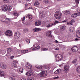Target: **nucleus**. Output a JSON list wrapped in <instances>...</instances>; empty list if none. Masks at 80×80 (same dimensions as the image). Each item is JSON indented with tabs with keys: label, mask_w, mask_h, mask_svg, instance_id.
Here are the masks:
<instances>
[{
	"label": "nucleus",
	"mask_w": 80,
	"mask_h": 80,
	"mask_svg": "<svg viewBox=\"0 0 80 80\" xmlns=\"http://www.w3.org/2000/svg\"><path fill=\"white\" fill-rule=\"evenodd\" d=\"M32 7H30L28 8V9H32Z\"/></svg>",
	"instance_id": "obj_56"
},
{
	"label": "nucleus",
	"mask_w": 80,
	"mask_h": 80,
	"mask_svg": "<svg viewBox=\"0 0 80 80\" xmlns=\"http://www.w3.org/2000/svg\"><path fill=\"white\" fill-rule=\"evenodd\" d=\"M55 43H58V41L57 40H56L55 41Z\"/></svg>",
	"instance_id": "obj_55"
},
{
	"label": "nucleus",
	"mask_w": 80,
	"mask_h": 80,
	"mask_svg": "<svg viewBox=\"0 0 80 80\" xmlns=\"http://www.w3.org/2000/svg\"><path fill=\"white\" fill-rule=\"evenodd\" d=\"M28 72L29 73L30 75H33V71L32 69H30L29 71Z\"/></svg>",
	"instance_id": "obj_28"
},
{
	"label": "nucleus",
	"mask_w": 80,
	"mask_h": 80,
	"mask_svg": "<svg viewBox=\"0 0 80 80\" xmlns=\"http://www.w3.org/2000/svg\"><path fill=\"white\" fill-rule=\"evenodd\" d=\"M78 15L79 16L80 15V14L78 13H74L71 15V17H72V18H76Z\"/></svg>",
	"instance_id": "obj_14"
},
{
	"label": "nucleus",
	"mask_w": 80,
	"mask_h": 80,
	"mask_svg": "<svg viewBox=\"0 0 80 80\" xmlns=\"http://www.w3.org/2000/svg\"><path fill=\"white\" fill-rule=\"evenodd\" d=\"M71 13V12L69 10H67L64 12V13L65 15H68V14H70Z\"/></svg>",
	"instance_id": "obj_25"
},
{
	"label": "nucleus",
	"mask_w": 80,
	"mask_h": 80,
	"mask_svg": "<svg viewBox=\"0 0 80 80\" xmlns=\"http://www.w3.org/2000/svg\"><path fill=\"white\" fill-rule=\"evenodd\" d=\"M48 50V48H42L41 49V51H47Z\"/></svg>",
	"instance_id": "obj_32"
},
{
	"label": "nucleus",
	"mask_w": 80,
	"mask_h": 80,
	"mask_svg": "<svg viewBox=\"0 0 80 80\" xmlns=\"http://www.w3.org/2000/svg\"><path fill=\"white\" fill-rule=\"evenodd\" d=\"M28 18L30 19V20H32V18H33V17L32 16V15L28 14Z\"/></svg>",
	"instance_id": "obj_29"
},
{
	"label": "nucleus",
	"mask_w": 80,
	"mask_h": 80,
	"mask_svg": "<svg viewBox=\"0 0 80 80\" xmlns=\"http://www.w3.org/2000/svg\"><path fill=\"white\" fill-rule=\"evenodd\" d=\"M36 48V49L39 50V49H40V46H38Z\"/></svg>",
	"instance_id": "obj_40"
},
{
	"label": "nucleus",
	"mask_w": 80,
	"mask_h": 80,
	"mask_svg": "<svg viewBox=\"0 0 80 80\" xmlns=\"http://www.w3.org/2000/svg\"><path fill=\"white\" fill-rule=\"evenodd\" d=\"M18 72L19 73H22V72H23V69L22 68H20L18 69Z\"/></svg>",
	"instance_id": "obj_18"
},
{
	"label": "nucleus",
	"mask_w": 80,
	"mask_h": 80,
	"mask_svg": "<svg viewBox=\"0 0 80 80\" xmlns=\"http://www.w3.org/2000/svg\"><path fill=\"white\" fill-rule=\"evenodd\" d=\"M76 35L78 38H80V30L77 31Z\"/></svg>",
	"instance_id": "obj_15"
},
{
	"label": "nucleus",
	"mask_w": 80,
	"mask_h": 80,
	"mask_svg": "<svg viewBox=\"0 0 80 80\" xmlns=\"http://www.w3.org/2000/svg\"><path fill=\"white\" fill-rule=\"evenodd\" d=\"M13 15H14L15 17L13 18L14 19H17L18 16V13L17 12H14L13 13Z\"/></svg>",
	"instance_id": "obj_12"
},
{
	"label": "nucleus",
	"mask_w": 80,
	"mask_h": 80,
	"mask_svg": "<svg viewBox=\"0 0 80 80\" xmlns=\"http://www.w3.org/2000/svg\"><path fill=\"white\" fill-rule=\"evenodd\" d=\"M23 31L24 32H27L28 31V28L25 29L23 30Z\"/></svg>",
	"instance_id": "obj_36"
},
{
	"label": "nucleus",
	"mask_w": 80,
	"mask_h": 80,
	"mask_svg": "<svg viewBox=\"0 0 80 80\" xmlns=\"http://www.w3.org/2000/svg\"><path fill=\"white\" fill-rule=\"evenodd\" d=\"M28 50H24L25 53H28Z\"/></svg>",
	"instance_id": "obj_47"
},
{
	"label": "nucleus",
	"mask_w": 80,
	"mask_h": 80,
	"mask_svg": "<svg viewBox=\"0 0 80 80\" xmlns=\"http://www.w3.org/2000/svg\"><path fill=\"white\" fill-rule=\"evenodd\" d=\"M59 67H61V68L62 67H63V66H62V65H59Z\"/></svg>",
	"instance_id": "obj_58"
},
{
	"label": "nucleus",
	"mask_w": 80,
	"mask_h": 80,
	"mask_svg": "<svg viewBox=\"0 0 80 80\" xmlns=\"http://www.w3.org/2000/svg\"><path fill=\"white\" fill-rule=\"evenodd\" d=\"M77 59H75L72 62V63H76V62H77Z\"/></svg>",
	"instance_id": "obj_37"
},
{
	"label": "nucleus",
	"mask_w": 80,
	"mask_h": 80,
	"mask_svg": "<svg viewBox=\"0 0 80 80\" xmlns=\"http://www.w3.org/2000/svg\"><path fill=\"white\" fill-rule=\"evenodd\" d=\"M40 29L39 28H35L33 30V32H38V31H40Z\"/></svg>",
	"instance_id": "obj_24"
},
{
	"label": "nucleus",
	"mask_w": 80,
	"mask_h": 80,
	"mask_svg": "<svg viewBox=\"0 0 80 80\" xmlns=\"http://www.w3.org/2000/svg\"><path fill=\"white\" fill-rule=\"evenodd\" d=\"M2 18H7V17H6V15H3L2 16Z\"/></svg>",
	"instance_id": "obj_42"
},
{
	"label": "nucleus",
	"mask_w": 80,
	"mask_h": 80,
	"mask_svg": "<svg viewBox=\"0 0 80 80\" xmlns=\"http://www.w3.org/2000/svg\"><path fill=\"white\" fill-rule=\"evenodd\" d=\"M19 47H20V48L21 47V46L20 44H19Z\"/></svg>",
	"instance_id": "obj_64"
},
{
	"label": "nucleus",
	"mask_w": 80,
	"mask_h": 80,
	"mask_svg": "<svg viewBox=\"0 0 80 80\" xmlns=\"http://www.w3.org/2000/svg\"><path fill=\"white\" fill-rule=\"evenodd\" d=\"M12 50H13V49L12 48H7V53L6 55V56H8L9 57L11 55V53H12Z\"/></svg>",
	"instance_id": "obj_7"
},
{
	"label": "nucleus",
	"mask_w": 80,
	"mask_h": 80,
	"mask_svg": "<svg viewBox=\"0 0 80 80\" xmlns=\"http://www.w3.org/2000/svg\"><path fill=\"white\" fill-rule=\"evenodd\" d=\"M21 2H22V0H18V2L19 3H21Z\"/></svg>",
	"instance_id": "obj_53"
},
{
	"label": "nucleus",
	"mask_w": 80,
	"mask_h": 80,
	"mask_svg": "<svg viewBox=\"0 0 80 80\" xmlns=\"http://www.w3.org/2000/svg\"><path fill=\"white\" fill-rule=\"evenodd\" d=\"M55 50H59V48H56Z\"/></svg>",
	"instance_id": "obj_54"
},
{
	"label": "nucleus",
	"mask_w": 80,
	"mask_h": 80,
	"mask_svg": "<svg viewBox=\"0 0 80 80\" xmlns=\"http://www.w3.org/2000/svg\"><path fill=\"white\" fill-rule=\"evenodd\" d=\"M61 27L60 28V30H65V27H66L65 26L63 25L62 26V25H61Z\"/></svg>",
	"instance_id": "obj_26"
},
{
	"label": "nucleus",
	"mask_w": 80,
	"mask_h": 80,
	"mask_svg": "<svg viewBox=\"0 0 80 80\" xmlns=\"http://www.w3.org/2000/svg\"><path fill=\"white\" fill-rule=\"evenodd\" d=\"M27 1H28V2H30L31 1V0H26Z\"/></svg>",
	"instance_id": "obj_62"
},
{
	"label": "nucleus",
	"mask_w": 80,
	"mask_h": 80,
	"mask_svg": "<svg viewBox=\"0 0 80 80\" xmlns=\"http://www.w3.org/2000/svg\"><path fill=\"white\" fill-rule=\"evenodd\" d=\"M50 0H44V3L47 4V3H48V2H49V1Z\"/></svg>",
	"instance_id": "obj_33"
},
{
	"label": "nucleus",
	"mask_w": 80,
	"mask_h": 80,
	"mask_svg": "<svg viewBox=\"0 0 80 80\" xmlns=\"http://www.w3.org/2000/svg\"><path fill=\"white\" fill-rule=\"evenodd\" d=\"M0 67L2 68V69H6L7 68V66L5 65L3 63L0 62Z\"/></svg>",
	"instance_id": "obj_11"
},
{
	"label": "nucleus",
	"mask_w": 80,
	"mask_h": 80,
	"mask_svg": "<svg viewBox=\"0 0 80 80\" xmlns=\"http://www.w3.org/2000/svg\"><path fill=\"white\" fill-rule=\"evenodd\" d=\"M75 40H76V41H78V39L77 38H76Z\"/></svg>",
	"instance_id": "obj_57"
},
{
	"label": "nucleus",
	"mask_w": 80,
	"mask_h": 80,
	"mask_svg": "<svg viewBox=\"0 0 80 80\" xmlns=\"http://www.w3.org/2000/svg\"><path fill=\"white\" fill-rule=\"evenodd\" d=\"M20 80H26L25 79H21Z\"/></svg>",
	"instance_id": "obj_61"
},
{
	"label": "nucleus",
	"mask_w": 80,
	"mask_h": 80,
	"mask_svg": "<svg viewBox=\"0 0 80 80\" xmlns=\"http://www.w3.org/2000/svg\"><path fill=\"white\" fill-rule=\"evenodd\" d=\"M56 62H59V61H60L63 58V56L60 54H58L56 56Z\"/></svg>",
	"instance_id": "obj_3"
},
{
	"label": "nucleus",
	"mask_w": 80,
	"mask_h": 80,
	"mask_svg": "<svg viewBox=\"0 0 80 80\" xmlns=\"http://www.w3.org/2000/svg\"><path fill=\"white\" fill-rule=\"evenodd\" d=\"M5 72L3 71L0 70V77H3Z\"/></svg>",
	"instance_id": "obj_21"
},
{
	"label": "nucleus",
	"mask_w": 80,
	"mask_h": 80,
	"mask_svg": "<svg viewBox=\"0 0 80 80\" xmlns=\"http://www.w3.org/2000/svg\"><path fill=\"white\" fill-rule=\"evenodd\" d=\"M56 25V22H53L51 23V27H52V25Z\"/></svg>",
	"instance_id": "obj_43"
},
{
	"label": "nucleus",
	"mask_w": 80,
	"mask_h": 80,
	"mask_svg": "<svg viewBox=\"0 0 80 80\" xmlns=\"http://www.w3.org/2000/svg\"><path fill=\"white\" fill-rule=\"evenodd\" d=\"M78 13H79V14H80V10H79V11L78 12Z\"/></svg>",
	"instance_id": "obj_59"
},
{
	"label": "nucleus",
	"mask_w": 80,
	"mask_h": 80,
	"mask_svg": "<svg viewBox=\"0 0 80 80\" xmlns=\"http://www.w3.org/2000/svg\"><path fill=\"white\" fill-rule=\"evenodd\" d=\"M47 71H42L40 73V77H46L47 76Z\"/></svg>",
	"instance_id": "obj_8"
},
{
	"label": "nucleus",
	"mask_w": 80,
	"mask_h": 80,
	"mask_svg": "<svg viewBox=\"0 0 80 80\" xmlns=\"http://www.w3.org/2000/svg\"><path fill=\"white\" fill-rule=\"evenodd\" d=\"M73 30H75V28L73 27H71L69 28V31L70 32H73Z\"/></svg>",
	"instance_id": "obj_23"
},
{
	"label": "nucleus",
	"mask_w": 80,
	"mask_h": 80,
	"mask_svg": "<svg viewBox=\"0 0 80 80\" xmlns=\"http://www.w3.org/2000/svg\"><path fill=\"white\" fill-rule=\"evenodd\" d=\"M70 70V66L65 65L64 67L63 72H65V73H67Z\"/></svg>",
	"instance_id": "obj_4"
},
{
	"label": "nucleus",
	"mask_w": 80,
	"mask_h": 80,
	"mask_svg": "<svg viewBox=\"0 0 80 80\" xmlns=\"http://www.w3.org/2000/svg\"><path fill=\"white\" fill-rule=\"evenodd\" d=\"M55 23H56V24L57 23H59V22L58 21L56 20L55 21Z\"/></svg>",
	"instance_id": "obj_48"
},
{
	"label": "nucleus",
	"mask_w": 80,
	"mask_h": 80,
	"mask_svg": "<svg viewBox=\"0 0 80 80\" xmlns=\"http://www.w3.org/2000/svg\"><path fill=\"white\" fill-rule=\"evenodd\" d=\"M58 78V77H56L54 78V79H55L56 78Z\"/></svg>",
	"instance_id": "obj_60"
},
{
	"label": "nucleus",
	"mask_w": 80,
	"mask_h": 80,
	"mask_svg": "<svg viewBox=\"0 0 80 80\" xmlns=\"http://www.w3.org/2000/svg\"><path fill=\"white\" fill-rule=\"evenodd\" d=\"M1 9L3 12L8 11V12H10L12 10V7H9L7 5H4L1 7Z\"/></svg>",
	"instance_id": "obj_1"
},
{
	"label": "nucleus",
	"mask_w": 80,
	"mask_h": 80,
	"mask_svg": "<svg viewBox=\"0 0 80 80\" xmlns=\"http://www.w3.org/2000/svg\"><path fill=\"white\" fill-rule=\"evenodd\" d=\"M14 58V56H11L10 57V58L11 59H13Z\"/></svg>",
	"instance_id": "obj_51"
},
{
	"label": "nucleus",
	"mask_w": 80,
	"mask_h": 80,
	"mask_svg": "<svg viewBox=\"0 0 80 80\" xmlns=\"http://www.w3.org/2000/svg\"><path fill=\"white\" fill-rule=\"evenodd\" d=\"M35 24L36 26H39V25H41V22L38 21H37L35 22Z\"/></svg>",
	"instance_id": "obj_20"
},
{
	"label": "nucleus",
	"mask_w": 80,
	"mask_h": 80,
	"mask_svg": "<svg viewBox=\"0 0 80 80\" xmlns=\"http://www.w3.org/2000/svg\"><path fill=\"white\" fill-rule=\"evenodd\" d=\"M21 52L22 53H25V50H22L21 51Z\"/></svg>",
	"instance_id": "obj_45"
},
{
	"label": "nucleus",
	"mask_w": 80,
	"mask_h": 80,
	"mask_svg": "<svg viewBox=\"0 0 80 80\" xmlns=\"http://www.w3.org/2000/svg\"><path fill=\"white\" fill-rule=\"evenodd\" d=\"M26 75H28V76H29L30 75V74H29V72H28L26 74Z\"/></svg>",
	"instance_id": "obj_46"
},
{
	"label": "nucleus",
	"mask_w": 80,
	"mask_h": 80,
	"mask_svg": "<svg viewBox=\"0 0 80 80\" xmlns=\"http://www.w3.org/2000/svg\"><path fill=\"white\" fill-rule=\"evenodd\" d=\"M35 67H36L37 68H38V69H42V68H43V66H36Z\"/></svg>",
	"instance_id": "obj_30"
},
{
	"label": "nucleus",
	"mask_w": 80,
	"mask_h": 80,
	"mask_svg": "<svg viewBox=\"0 0 80 80\" xmlns=\"http://www.w3.org/2000/svg\"><path fill=\"white\" fill-rule=\"evenodd\" d=\"M18 64V61L15 60L13 62L12 64V66L13 68H16L17 66V64Z\"/></svg>",
	"instance_id": "obj_10"
},
{
	"label": "nucleus",
	"mask_w": 80,
	"mask_h": 80,
	"mask_svg": "<svg viewBox=\"0 0 80 80\" xmlns=\"http://www.w3.org/2000/svg\"><path fill=\"white\" fill-rule=\"evenodd\" d=\"M67 20H65L63 21L62 22V23H65V22H67Z\"/></svg>",
	"instance_id": "obj_49"
},
{
	"label": "nucleus",
	"mask_w": 80,
	"mask_h": 80,
	"mask_svg": "<svg viewBox=\"0 0 80 80\" xmlns=\"http://www.w3.org/2000/svg\"><path fill=\"white\" fill-rule=\"evenodd\" d=\"M46 27L47 28H50V27H52V26H51L50 24H49L47 25Z\"/></svg>",
	"instance_id": "obj_39"
},
{
	"label": "nucleus",
	"mask_w": 80,
	"mask_h": 80,
	"mask_svg": "<svg viewBox=\"0 0 80 80\" xmlns=\"http://www.w3.org/2000/svg\"><path fill=\"white\" fill-rule=\"evenodd\" d=\"M20 35L21 33L20 32H16L14 34V38H18L20 37Z\"/></svg>",
	"instance_id": "obj_6"
},
{
	"label": "nucleus",
	"mask_w": 80,
	"mask_h": 80,
	"mask_svg": "<svg viewBox=\"0 0 80 80\" xmlns=\"http://www.w3.org/2000/svg\"><path fill=\"white\" fill-rule=\"evenodd\" d=\"M12 76H13V77H17L18 76V74H17V73H15L13 75H12Z\"/></svg>",
	"instance_id": "obj_41"
},
{
	"label": "nucleus",
	"mask_w": 80,
	"mask_h": 80,
	"mask_svg": "<svg viewBox=\"0 0 80 80\" xmlns=\"http://www.w3.org/2000/svg\"><path fill=\"white\" fill-rule=\"evenodd\" d=\"M71 50H72V52H76L78 50V48L77 46L73 47L71 48Z\"/></svg>",
	"instance_id": "obj_9"
},
{
	"label": "nucleus",
	"mask_w": 80,
	"mask_h": 80,
	"mask_svg": "<svg viewBox=\"0 0 80 80\" xmlns=\"http://www.w3.org/2000/svg\"><path fill=\"white\" fill-rule=\"evenodd\" d=\"M32 50H37V49L36 47H35V48H33Z\"/></svg>",
	"instance_id": "obj_52"
},
{
	"label": "nucleus",
	"mask_w": 80,
	"mask_h": 80,
	"mask_svg": "<svg viewBox=\"0 0 80 80\" xmlns=\"http://www.w3.org/2000/svg\"><path fill=\"white\" fill-rule=\"evenodd\" d=\"M4 2L6 3H7L9 2V0H3Z\"/></svg>",
	"instance_id": "obj_35"
},
{
	"label": "nucleus",
	"mask_w": 80,
	"mask_h": 80,
	"mask_svg": "<svg viewBox=\"0 0 80 80\" xmlns=\"http://www.w3.org/2000/svg\"><path fill=\"white\" fill-rule=\"evenodd\" d=\"M52 32L51 31H48L46 33V36L47 37H49L50 38L52 37Z\"/></svg>",
	"instance_id": "obj_13"
},
{
	"label": "nucleus",
	"mask_w": 80,
	"mask_h": 80,
	"mask_svg": "<svg viewBox=\"0 0 80 80\" xmlns=\"http://www.w3.org/2000/svg\"><path fill=\"white\" fill-rule=\"evenodd\" d=\"M39 5L40 3H38V1H36L35 3H34V6L38 7H39Z\"/></svg>",
	"instance_id": "obj_22"
},
{
	"label": "nucleus",
	"mask_w": 80,
	"mask_h": 80,
	"mask_svg": "<svg viewBox=\"0 0 80 80\" xmlns=\"http://www.w3.org/2000/svg\"><path fill=\"white\" fill-rule=\"evenodd\" d=\"M62 13L58 11L56 12L54 14L55 18L56 19H57V20L60 19L61 17H62Z\"/></svg>",
	"instance_id": "obj_2"
},
{
	"label": "nucleus",
	"mask_w": 80,
	"mask_h": 80,
	"mask_svg": "<svg viewBox=\"0 0 80 80\" xmlns=\"http://www.w3.org/2000/svg\"><path fill=\"white\" fill-rule=\"evenodd\" d=\"M75 21L73 19H72L70 22H67V24L68 25H73V23Z\"/></svg>",
	"instance_id": "obj_17"
},
{
	"label": "nucleus",
	"mask_w": 80,
	"mask_h": 80,
	"mask_svg": "<svg viewBox=\"0 0 80 80\" xmlns=\"http://www.w3.org/2000/svg\"><path fill=\"white\" fill-rule=\"evenodd\" d=\"M22 21H24L25 20V17H23L22 18Z\"/></svg>",
	"instance_id": "obj_50"
},
{
	"label": "nucleus",
	"mask_w": 80,
	"mask_h": 80,
	"mask_svg": "<svg viewBox=\"0 0 80 80\" xmlns=\"http://www.w3.org/2000/svg\"><path fill=\"white\" fill-rule=\"evenodd\" d=\"M79 0H75L76 3L77 5H78L79 3Z\"/></svg>",
	"instance_id": "obj_38"
},
{
	"label": "nucleus",
	"mask_w": 80,
	"mask_h": 80,
	"mask_svg": "<svg viewBox=\"0 0 80 80\" xmlns=\"http://www.w3.org/2000/svg\"><path fill=\"white\" fill-rule=\"evenodd\" d=\"M77 71L78 73H80V66L77 67Z\"/></svg>",
	"instance_id": "obj_27"
},
{
	"label": "nucleus",
	"mask_w": 80,
	"mask_h": 80,
	"mask_svg": "<svg viewBox=\"0 0 80 80\" xmlns=\"http://www.w3.org/2000/svg\"><path fill=\"white\" fill-rule=\"evenodd\" d=\"M5 35L8 37H11L12 35V32L10 30H7L5 32Z\"/></svg>",
	"instance_id": "obj_5"
},
{
	"label": "nucleus",
	"mask_w": 80,
	"mask_h": 80,
	"mask_svg": "<svg viewBox=\"0 0 80 80\" xmlns=\"http://www.w3.org/2000/svg\"><path fill=\"white\" fill-rule=\"evenodd\" d=\"M26 68H28L29 69H30L32 68V66L31 64H29V63H27V64Z\"/></svg>",
	"instance_id": "obj_19"
},
{
	"label": "nucleus",
	"mask_w": 80,
	"mask_h": 80,
	"mask_svg": "<svg viewBox=\"0 0 80 80\" xmlns=\"http://www.w3.org/2000/svg\"><path fill=\"white\" fill-rule=\"evenodd\" d=\"M27 80H34V79L33 78H28L27 79Z\"/></svg>",
	"instance_id": "obj_44"
},
{
	"label": "nucleus",
	"mask_w": 80,
	"mask_h": 80,
	"mask_svg": "<svg viewBox=\"0 0 80 80\" xmlns=\"http://www.w3.org/2000/svg\"><path fill=\"white\" fill-rule=\"evenodd\" d=\"M61 72H62V69H58L54 72V73L55 74H58L60 73Z\"/></svg>",
	"instance_id": "obj_16"
},
{
	"label": "nucleus",
	"mask_w": 80,
	"mask_h": 80,
	"mask_svg": "<svg viewBox=\"0 0 80 80\" xmlns=\"http://www.w3.org/2000/svg\"><path fill=\"white\" fill-rule=\"evenodd\" d=\"M26 42H27V43H28V44H29V43H30V39H26Z\"/></svg>",
	"instance_id": "obj_34"
},
{
	"label": "nucleus",
	"mask_w": 80,
	"mask_h": 80,
	"mask_svg": "<svg viewBox=\"0 0 80 80\" xmlns=\"http://www.w3.org/2000/svg\"><path fill=\"white\" fill-rule=\"evenodd\" d=\"M59 2H60V1H61L62 0H57Z\"/></svg>",
	"instance_id": "obj_63"
},
{
	"label": "nucleus",
	"mask_w": 80,
	"mask_h": 80,
	"mask_svg": "<svg viewBox=\"0 0 80 80\" xmlns=\"http://www.w3.org/2000/svg\"><path fill=\"white\" fill-rule=\"evenodd\" d=\"M39 13V15L41 16V17H42L44 15V12L43 11H41Z\"/></svg>",
	"instance_id": "obj_31"
}]
</instances>
